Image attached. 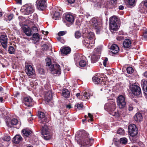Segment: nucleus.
Listing matches in <instances>:
<instances>
[{"instance_id": "1", "label": "nucleus", "mask_w": 147, "mask_h": 147, "mask_svg": "<svg viewBox=\"0 0 147 147\" xmlns=\"http://www.w3.org/2000/svg\"><path fill=\"white\" fill-rule=\"evenodd\" d=\"M104 109L107 111L109 113L115 117H119L120 114L119 112L114 111L116 109V104L115 102L111 101L109 102L106 104L104 106Z\"/></svg>"}, {"instance_id": "2", "label": "nucleus", "mask_w": 147, "mask_h": 147, "mask_svg": "<svg viewBox=\"0 0 147 147\" xmlns=\"http://www.w3.org/2000/svg\"><path fill=\"white\" fill-rule=\"evenodd\" d=\"M82 136L81 144L83 147H89L92 146L94 140L92 138H89V134L87 132L84 131L81 133Z\"/></svg>"}, {"instance_id": "3", "label": "nucleus", "mask_w": 147, "mask_h": 147, "mask_svg": "<svg viewBox=\"0 0 147 147\" xmlns=\"http://www.w3.org/2000/svg\"><path fill=\"white\" fill-rule=\"evenodd\" d=\"M130 84L129 89L133 95L138 97L141 96L142 91L139 86L137 85L136 83L133 84H132L130 83Z\"/></svg>"}, {"instance_id": "4", "label": "nucleus", "mask_w": 147, "mask_h": 147, "mask_svg": "<svg viewBox=\"0 0 147 147\" xmlns=\"http://www.w3.org/2000/svg\"><path fill=\"white\" fill-rule=\"evenodd\" d=\"M119 18L116 16H114L111 17L109 20V26L111 30L117 31L118 30V26L117 23L118 22Z\"/></svg>"}, {"instance_id": "5", "label": "nucleus", "mask_w": 147, "mask_h": 147, "mask_svg": "<svg viewBox=\"0 0 147 147\" xmlns=\"http://www.w3.org/2000/svg\"><path fill=\"white\" fill-rule=\"evenodd\" d=\"M34 11V6L30 4H26L22 6L20 9V11L24 15H29L32 13Z\"/></svg>"}, {"instance_id": "6", "label": "nucleus", "mask_w": 147, "mask_h": 147, "mask_svg": "<svg viewBox=\"0 0 147 147\" xmlns=\"http://www.w3.org/2000/svg\"><path fill=\"white\" fill-rule=\"evenodd\" d=\"M41 133L42 138L45 140H49L51 139L52 136L50 133L48 127L46 125L42 126Z\"/></svg>"}, {"instance_id": "7", "label": "nucleus", "mask_w": 147, "mask_h": 147, "mask_svg": "<svg viewBox=\"0 0 147 147\" xmlns=\"http://www.w3.org/2000/svg\"><path fill=\"white\" fill-rule=\"evenodd\" d=\"M128 134L130 136L134 137L138 134V130L136 125L133 124H130L128 127Z\"/></svg>"}, {"instance_id": "8", "label": "nucleus", "mask_w": 147, "mask_h": 147, "mask_svg": "<svg viewBox=\"0 0 147 147\" xmlns=\"http://www.w3.org/2000/svg\"><path fill=\"white\" fill-rule=\"evenodd\" d=\"M7 125L10 127H14L18 129L20 126V124L18 122V120L15 118H13L10 120L6 121Z\"/></svg>"}, {"instance_id": "9", "label": "nucleus", "mask_w": 147, "mask_h": 147, "mask_svg": "<svg viewBox=\"0 0 147 147\" xmlns=\"http://www.w3.org/2000/svg\"><path fill=\"white\" fill-rule=\"evenodd\" d=\"M49 69L53 74H60L61 73L60 66L58 64H54L51 65L49 68Z\"/></svg>"}, {"instance_id": "10", "label": "nucleus", "mask_w": 147, "mask_h": 147, "mask_svg": "<svg viewBox=\"0 0 147 147\" xmlns=\"http://www.w3.org/2000/svg\"><path fill=\"white\" fill-rule=\"evenodd\" d=\"M23 105L26 108L31 107L33 105L32 99L30 97H24L23 100Z\"/></svg>"}, {"instance_id": "11", "label": "nucleus", "mask_w": 147, "mask_h": 147, "mask_svg": "<svg viewBox=\"0 0 147 147\" xmlns=\"http://www.w3.org/2000/svg\"><path fill=\"white\" fill-rule=\"evenodd\" d=\"M93 82L96 84H100L101 85H105L106 80L105 78H100L97 76H94L92 78Z\"/></svg>"}, {"instance_id": "12", "label": "nucleus", "mask_w": 147, "mask_h": 147, "mask_svg": "<svg viewBox=\"0 0 147 147\" xmlns=\"http://www.w3.org/2000/svg\"><path fill=\"white\" fill-rule=\"evenodd\" d=\"M36 7L39 10H43L47 7V2L45 0H37L36 1Z\"/></svg>"}, {"instance_id": "13", "label": "nucleus", "mask_w": 147, "mask_h": 147, "mask_svg": "<svg viewBox=\"0 0 147 147\" xmlns=\"http://www.w3.org/2000/svg\"><path fill=\"white\" fill-rule=\"evenodd\" d=\"M117 105L120 109L124 108L126 106V102L125 97L122 95L119 96L117 98Z\"/></svg>"}, {"instance_id": "14", "label": "nucleus", "mask_w": 147, "mask_h": 147, "mask_svg": "<svg viewBox=\"0 0 147 147\" xmlns=\"http://www.w3.org/2000/svg\"><path fill=\"white\" fill-rule=\"evenodd\" d=\"M8 38L5 34L1 35L0 37V41L1 45L3 48L7 50V48Z\"/></svg>"}, {"instance_id": "15", "label": "nucleus", "mask_w": 147, "mask_h": 147, "mask_svg": "<svg viewBox=\"0 0 147 147\" xmlns=\"http://www.w3.org/2000/svg\"><path fill=\"white\" fill-rule=\"evenodd\" d=\"M25 71L28 76H30L34 74L35 71L32 66L28 63H25Z\"/></svg>"}, {"instance_id": "16", "label": "nucleus", "mask_w": 147, "mask_h": 147, "mask_svg": "<svg viewBox=\"0 0 147 147\" xmlns=\"http://www.w3.org/2000/svg\"><path fill=\"white\" fill-rule=\"evenodd\" d=\"M37 116L40 119V122L41 123L45 124L47 121L46 115L44 113L41 111H38Z\"/></svg>"}, {"instance_id": "17", "label": "nucleus", "mask_w": 147, "mask_h": 147, "mask_svg": "<svg viewBox=\"0 0 147 147\" xmlns=\"http://www.w3.org/2000/svg\"><path fill=\"white\" fill-rule=\"evenodd\" d=\"M65 20L69 23L70 25L74 22V18L73 15L69 13H65L63 15Z\"/></svg>"}, {"instance_id": "18", "label": "nucleus", "mask_w": 147, "mask_h": 147, "mask_svg": "<svg viewBox=\"0 0 147 147\" xmlns=\"http://www.w3.org/2000/svg\"><path fill=\"white\" fill-rule=\"evenodd\" d=\"M62 13V11L61 8H59L57 9L53 14L52 18L55 20H59L61 18Z\"/></svg>"}, {"instance_id": "19", "label": "nucleus", "mask_w": 147, "mask_h": 147, "mask_svg": "<svg viewBox=\"0 0 147 147\" xmlns=\"http://www.w3.org/2000/svg\"><path fill=\"white\" fill-rule=\"evenodd\" d=\"M22 30L25 34L28 36H30L32 34L31 29L27 25H24L22 27Z\"/></svg>"}, {"instance_id": "20", "label": "nucleus", "mask_w": 147, "mask_h": 147, "mask_svg": "<svg viewBox=\"0 0 147 147\" xmlns=\"http://www.w3.org/2000/svg\"><path fill=\"white\" fill-rule=\"evenodd\" d=\"M83 41H94V34L93 32H90L86 36Z\"/></svg>"}, {"instance_id": "21", "label": "nucleus", "mask_w": 147, "mask_h": 147, "mask_svg": "<svg viewBox=\"0 0 147 147\" xmlns=\"http://www.w3.org/2000/svg\"><path fill=\"white\" fill-rule=\"evenodd\" d=\"M100 55L98 53H97L95 52H93L92 55L91 56V62L94 63L97 62L100 57Z\"/></svg>"}, {"instance_id": "22", "label": "nucleus", "mask_w": 147, "mask_h": 147, "mask_svg": "<svg viewBox=\"0 0 147 147\" xmlns=\"http://www.w3.org/2000/svg\"><path fill=\"white\" fill-rule=\"evenodd\" d=\"M131 41L129 39H126L123 42V45L125 48L131 49Z\"/></svg>"}, {"instance_id": "23", "label": "nucleus", "mask_w": 147, "mask_h": 147, "mask_svg": "<svg viewBox=\"0 0 147 147\" xmlns=\"http://www.w3.org/2000/svg\"><path fill=\"white\" fill-rule=\"evenodd\" d=\"M82 42L85 46L88 49H91L94 46V41H83Z\"/></svg>"}, {"instance_id": "24", "label": "nucleus", "mask_w": 147, "mask_h": 147, "mask_svg": "<svg viewBox=\"0 0 147 147\" xmlns=\"http://www.w3.org/2000/svg\"><path fill=\"white\" fill-rule=\"evenodd\" d=\"M92 24L94 27H95L96 28L98 29V25L100 24V20L97 18H92Z\"/></svg>"}, {"instance_id": "25", "label": "nucleus", "mask_w": 147, "mask_h": 147, "mask_svg": "<svg viewBox=\"0 0 147 147\" xmlns=\"http://www.w3.org/2000/svg\"><path fill=\"white\" fill-rule=\"evenodd\" d=\"M22 140V138L20 135H17L13 137L12 142L15 144H18L21 142Z\"/></svg>"}, {"instance_id": "26", "label": "nucleus", "mask_w": 147, "mask_h": 147, "mask_svg": "<svg viewBox=\"0 0 147 147\" xmlns=\"http://www.w3.org/2000/svg\"><path fill=\"white\" fill-rule=\"evenodd\" d=\"M111 52L113 54H116L119 51V49L116 44H113L111 47Z\"/></svg>"}, {"instance_id": "27", "label": "nucleus", "mask_w": 147, "mask_h": 147, "mask_svg": "<svg viewBox=\"0 0 147 147\" xmlns=\"http://www.w3.org/2000/svg\"><path fill=\"white\" fill-rule=\"evenodd\" d=\"M61 95L66 98H68L70 95V92L67 89L64 88L62 90Z\"/></svg>"}, {"instance_id": "28", "label": "nucleus", "mask_w": 147, "mask_h": 147, "mask_svg": "<svg viewBox=\"0 0 147 147\" xmlns=\"http://www.w3.org/2000/svg\"><path fill=\"white\" fill-rule=\"evenodd\" d=\"M22 132L23 133L24 136L27 137L32 135L33 134L31 130L27 129H23Z\"/></svg>"}, {"instance_id": "29", "label": "nucleus", "mask_w": 147, "mask_h": 147, "mask_svg": "<svg viewBox=\"0 0 147 147\" xmlns=\"http://www.w3.org/2000/svg\"><path fill=\"white\" fill-rule=\"evenodd\" d=\"M135 120L137 122H140L142 121L143 117L141 113H137L134 117Z\"/></svg>"}, {"instance_id": "30", "label": "nucleus", "mask_w": 147, "mask_h": 147, "mask_svg": "<svg viewBox=\"0 0 147 147\" xmlns=\"http://www.w3.org/2000/svg\"><path fill=\"white\" fill-rule=\"evenodd\" d=\"M61 51L62 53L67 55L70 53L71 49L69 47H66L61 48Z\"/></svg>"}, {"instance_id": "31", "label": "nucleus", "mask_w": 147, "mask_h": 147, "mask_svg": "<svg viewBox=\"0 0 147 147\" xmlns=\"http://www.w3.org/2000/svg\"><path fill=\"white\" fill-rule=\"evenodd\" d=\"M14 15L13 14H7L4 16V20L6 21H9L13 18Z\"/></svg>"}, {"instance_id": "32", "label": "nucleus", "mask_w": 147, "mask_h": 147, "mask_svg": "<svg viewBox=\"0 0 147 147\" xmlns=\"http://www.w3.org/2000/svg\"><path fill=\"white\" fill-rule=\"evenodd\" d=\"M52 94L51 90L45 91V97L48 100H50L51 98Z\"/></svg>"}, {"instance_id": "33", "label": "nucleus", "mask_w": 147, "mask_h": 147, "mask_svg": "<svg viewBox=\"0 0 147 147\" xmlns=\"http://www.w3.org/2000/svg\"><path fill=\"white\" fill-rule=\"evenodd\" d=\"M141 85L143 90L147 92V80L142 81Z\"/></svg>"}, {"instance_id": "34", "label": "nucleus", "mask_w": 147, "mask_h": 147, "mask_svg": "<svg viewBox=\"0 0 147 147\" xmlns=\"http://www.w3.org/2000/svg\"><path fill=\"white\" fill-rule=\"evenodd\" d=\"M143 2V9H142L143 13H147V0L144 1Z\"/></svg>"}, {"instance_id": "35", "label": "nucleus", "mask_w": 147, "mask_h": 147, "mask_svg": "<svg viewBox=\"0 0 147 147\" xmlns=\"http://www.w3.org/2000/svg\"><path fill=\"white\" fill-rule=\"evenodd\" d=\"M128 140L125 137L121 138L119 139V142L121 144L125 145L127 143Z\"/></svg>"}, {"instance_id": "36", "label": "nucleus", "mask_w": 147, "mask_h": 147, "mask_svg": "<svg viewBox=\"0 0 147 147\" xmlns=\"http://www.w3.org/2000/svg\"><path fill=\"white\" fill-rule=\"evenodd\" d=\"M79 63L80 66L81 67H84L87 64V61L84 60L80 61Z\"/></svg>"}, {"instance_id": "37", "label": "nucleus", "mask_w": 147, "mask_h": 147, "mask_svg": "<svg viewBox=\"0 0 147 147\" xmlns=\"http://www.w3.org/2000/svg\"><path fill=\"white\" fill-rule=\"evenodd\" d=\"M125 108L126 111L130 112L133 110L134 107L133 106V105L129 104Z\"/></svg>"}, {"instance_id": "38", "label": "nucleus", "mask_w": 147, "mask_h": 147, "mask_svg": "<svg viewBox=\"0 0 147 147\" xmlns=\"http://www.w3.org/2000/svg\"><path fill=\"white\" fill-rule=\"evenodd\" d=\"M82 94V95L86 99H89L90 98V96H91L89 93L86 91L83 92Z\"/></svg>"}, {"instance_id": "39", "label": "nucleus", "mask_w": 147, "mask_h": 147, "mask_svg": "<svg viewBox=\"0 0 147 147\" xmlns=\"http://www.w3.org/2000/svg\"><path fill=\"white\" fill-rule=\"evenodd\" d=\"M117 0H110V4L112 5V7H117Z\"/></svg>"}, {"instance_id": "40", "label": "nucleus", "mask_w": 147, "mask_h": 147, "mask_svg": "<svg viewBox=\"0 0 147 147\" xmlns=\"http://www.w3.org/2000/svg\"><path fill=\"white\" fill-rule=\"evenodd\" d=\"M46 65V66H49L51 64V60L50 58L47 57L45 59Z\"/></svg>"}, {"instance_id": "41", "label": "nucleus", "mask_w": 147, "mask_h": 147, "mask_svg": "<svg viewBox=\"0 0 147 147\" xmlns=\"http://www.w3.org/2000/svg\"><path fill=\"white\" fill-rule=\"evenodd\" d=\"M128 7H129V6H134L135 5V0H128Z\"/></svg>"}, {"instance_id": "42", "label": "nucleus", "mask_w": 147, "mask_h": 147, "mask_svg": "<svg viewBox=\"0 0 147 147\" xmlns=\"http://www.w3.org/2000/svg\"><path fill=\"white\" fill-rule=\"evenodd\" d=\"M8 51L9 54H13L14 53L15 49L13 47L10 46L8 48Z\"/></svg>"}, {"instance_id": "43", "label": "nucleus", "mask_w": 147, "mask_h": 147, "mask_svg": "<svg viewBox=\"0 0 147 147\" xmlns=\"http://www.w3.org/2000/svg\"><path fill=\"white\" fill-rule=\"evenodd\" d=\"M74 58L75 61L77 63L81 59L80 55L78 54L75 55Z\"/></svg>"}, {"instance_id": "44", "label": "nucleus", "mask_w": 147, "mask_h": 147, "mask_svg": "<svg viewBox=\"0 0 147 147\" xmlns=\"http://www.w3.org/2000/svg\"><path fill=\"white\" fill-rule=\"evenodd\" d=\"M127 73L131 74L133 73L134 69L131 67H129L127 68Z\"/></svg>"}, {"instance_id": "45", "label": "nucleus", "mask_w": 147, "mask_h": 147, "mask_svg": "<svg viewBox=\"0 0 147 147\" xmlns=\"http://www.w3.org/2000/svg\"><path fill=\"white\" fill-rule=\"evenodd\" d=\"M142 37L146 40H147V29L143 30L142 31Z\"/></svg>"}, {"instance_id": "46", "label": "nucleus", "mask_w": 147, "mask_h": 147, "mask_svg": "<svg viewBox=\"0 0 147 147\" xmlns=\"http://www.w3.org/2000/svg\"><path fill=\"white\" fill-rule=\"evenodd\" d=\"M125 132L123 129L120 128L117 131V133L120 135H123L125 134Z\"/></svg>"}, {"instance_id": "47", "label": "nucleus", "mask_w": 147, "mask_h": 147, "mask_svg": "<svg viewBox=\"0 0 147 147\" xmlns=\"http://www.w3.org/2000/svg\"><path fill=\"white\" fill-rule=\"evenodd\" d=\"M83 105L82 103H76L75 105V107H77V109L78 110L82 109V108L83 107Z\"/></svg>"}, {"instance_id": "48", "label": "nucleus", "mask_w": 147, "mask_h": 147, "mask_svg": "<svg viewBox=\"0 0 147 147\" xmlns=\"http://www.w3.org/2000/svg\"><path fill=\"white\" fill-rule=\"evenodd\" d=\"M75 36L76 38H79L81 36V33L79 31H76L75 33Z\"/></svg>"}, {"instance_id": "49", "label": "nucleus", "mask_w": 147, "mask_h": 147, "mask_svg": "<svg viewBox=\"0 0 147 147\" xmlns=\"http://www.w3.org/2000/svg\"><path fill=\"white\" fill-rule=\"evenodd\" d=\"M32 37L35 39L39 40L40 39V36L38 33L33 34Z\"/></svg>"}, {"instance_id": "50", "label": "nucleus", "mask_w": 147, "mask_h": 147, "mask_svg": "<svg viewBox=\"0 0 147 147\" xmlns=\"http://www.w3.org/2000/svg\"><path fill=\"white\" fill-rule=\"evenodd\" d=\"M38 31V29L37 27L34 26L32 27L31 29L32 34H33L34 32H37Z\"/></svg>"}, {"instance_id": "51", "label": "nucleus", "mask_w": 147, "mask_h": 147, "mask_svg": "<svg viewBox=\"0 0 147 147\" xmlns=\"http://www.w3.org/2000/svg\"><path fill=\"white\" fill-rule=\"evenodd\" d=\"M3 140L4 141L9 142L11 140V138L9 136H7L4 137L3 138Z\"/></svg>"}, {"instance_id": "52", "label": "nucleus", "mask_w": 147, "mask_h": 147, "mask_svg": "<svg viewBox=\"0 0 147 147\" xmlns=\"http://www.w3.org/2000/svg\"><path fill=\"white\" fill-rule=\"evenodd\" d=\"M57 40L59 41H60L62 43H64L65 42V41L64 39L62 38L60 36H58L56 38Z\"/></svg>"}, {"instance_id": "53", "label": "nucleus", "mask_w": 147, "mask_h": 147, "mask_svg": "<svg viewBox=\"0 0 147 147\" xmlns=\"http://www.w3.org/2000/svg\"><path fill=\"white\" fill-rule=\"evenodd\" d=\"M38 71L39 73L40 74H44L45 73L44 69L41 68L38 69Z\"/></svg>"}, {"instance_id": "54", "label": "nucleus", "mask_w": 147, "mask_h": 147, "mask_svg": "<svg viewBox=\"0 0 147 147\" xmlns=\"http://www.w3.org/2000/svg\"><path fill=\"white\" fill-rule=\"evenodd\" d=\"M88 117L90 118V119H88V122H89L90 121L91 122L92 121H93V115L90 113H88Z\"/></svg>"}, {"instance_id": "55", "label": "nucleus", "mask_w": 147, "mask_h": 147, "mask_svg": "<svg viewBox=\"0 0 147 147\" xmlns=\"http://www.w3.org/2000/svg\"><path fill=\"white\" fill-rule=\"evenodd\" d=\"M44 88L45 90L47 91L51 90L50 86L49 84H46L45 85Z\"/></svg>"}, {"instance_id": "56", "label": "nucleus", "mask_w": 147, "mask_h": 147, "mask_svg": "<svg viewBox=\"0 0 147 147\" xmlns=\"http://www.w3.org/2000/svg\"><path fill=\"white\" fill-rule=\"evenodd\" d=\"M66 31H60L58 33V34L59 36L61 37V36L64 35L66 33Z\"/></svg>"}, {"instance_id": "57", "label": "nucleus", "mask_w": 147, "mask_h": 147, "mask_svg": "<svg viewBox=\"0 0 147 147\" xmlns=\"http://www.w3.org/2000/svg\"><path fill=\"white\" fill-rule=\"evenodd\" d=\"M108 61V59L107 57H105L104 58V59L103 61V65L105 66L106 67L107 62Z\"/></svg>"}, {"instance_id": "58", "label": "nucleus", "mask_w": 147, "mask_h": 147, "mask_svg": "<svg viewBox=\"0 0 147 147\" xmlns=\"http://www.w3.org/2000/svg\"><path fill=\"white\" fill-rule=\"evenodd\" d=\"M42 49L44 50H45V51L49 49V47L48 45H46L45 44L43 45H42Z\"/></svg>"}, {"instance_id": "59", "label": "nucleus", "mask_w": 147, "mask_h": 147, "mask_svg": "<svg viewBox=\"0 0 147 147\" xmlns=\"http://www.w3.org/2000/svg\"><path fill=\"white\" fill-rule=\"evenodd\" d=\"M93 52H95L97 53H98L99 54V55H100V48H95Z\"/></svg>"}, {"instance_id": "60", "label": "nucleus", "mask_w": 147, "mask_h": 147, "mask_svg": "<svg viewBox=\"0 0 147 147\" xmlns=\"http://www.w3.org/2000/svg\"><path fill=\"white\" fill-rule=\"evenodd\" d=\"M124 39V37L122 36H119L117 38V39L119 40L120 41L123 40Z\"/></svg>"}, {"instance_id": "61", "label": "nucleus", "mask_w": 147, "mask_h": 147, "mask_svg": "<svg viewBox=\"0 0 147 147\" xmlns=\"http://www.w3.org/2000/svg\"><path fill=\"white\" fill-rule=\"evenodd\" d=\"M67 1L69 3L72 4L74 3L75 0H67Z\"/></svg>"}, {"instance_id": "62", "label": "nucleus", "mask_w": 147, "mask_h": 147, "mask_svg": "<svg viewBox=\"0 0 147 147\" xmlns=\"http://www.w3.org/2000/svg\"><path fill=\"white\" fill-rule=\"evenodd\" d=\"M66 107L67 108L70 109L72 107H71L70 104H69L68 105H66Z\"/></svg>"}, {"instance_id": "63", "label": "nucleus", "mask_w": 147, "mask_h": 147, "mask_svg": "<svg viewBox=\"0 0 147 147\" xmlns=\"http://www.w3.org/2000/svg\"><path fill=\"white\" fill-rule=\"evenodd\" d=\"M119 10H122L124 9V6L122 5H121L119 6Z\"/></svg>"}, {"instance_id": "64", "label": "nucleus", "mask_w": 147, "mask_h": 147, "mask_svg": "<svg viewBox=\"0 0 147 147\" xmlns=\"http://www.w3.org/2000/svg\"><path fill=\"white\" fill-rule=\"evenodd\" d=\"M144 76L147 78V71H145L144 73Z\"/></svg>"}]
</instances>
